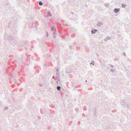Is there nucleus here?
Returning <instances> with one entry per match:
<instances>
[{
  "label": "nucleus",
  "instance_id": "nucleus-1",
  "mask_svg": "<svg viewBox=\"0 0 131 131\" xmlns=\"http://www.w3.org/2000/svg\"><path fill=\"white\" fill-rule=\"evenodd\" d=\"M120 10L119 8H115L114 9V12L115 13H117Z\"/></svg>",
  "mask_w": 131,
  "mask_h": 131
},
{
  "label": "nucleus",
  "instance_id": "nucleus-2",
  "mask_svg": "<svg viewBox=\"0 0 131 131\" xmlns=\"http://www.w3.org/2000/svg\"><path fill=\"white\" fill-rule=\"evenodd\" d=\"M6 38L8 39L10 41L13 40V37L12 36H8Z\"/></svg>",
  "mask_w": 131,
  "mask_h": 131
},
{
  "label": "nucleus",
  "instance_id": "nucleus-3",
  "mask_svg": "<svg viewBox=\"0 0 131 131\" xmlns=\"http://www.w3.org/2000/svg\"><path fill=\"white\" fill-rule=\"evenodd\" d=\"M98 30L96 29H94L92 30L91 31V32L92 33V34H94L96 32V31H97Z\"/></svg>",
  "mask_w": 131,
  "mask_h": 131
},
{
  "label": "nucleus",
  "instance_id": "nucleus-4",
  "mask_svg": "<svg viewBox=\"0 0 131 131\" xmlns=\"http://www.w3.org/2000/svg\"><path fill=\"white\" fill-rule=\"evenodd\" d=\"M103 25L102 23L100 21H98L97 24V25L98 27L101 26Z\"/></svg>",
  "mask_w": 131,
  "mask_h": 131
},
{
  "label": "nucleus",
  "instance_id": "nucleus-5",
  "mask_svg": "<svg viewBox=\"0 0 131 131\" xmlns=\"http://www.w3.org/2000/svg\"><path fill=\"white\" fill-rule=\"evenodd\" d=\"M122 101L121 102V104L122 105V106L123 107H126V102H125V103L124 102V101Z\"/></svg>",
  "mask_w": 131,
  "mask_h": 131
},
{
  "label": "nucleus",
  "instance_id": "nucleus-6",
  "mask_svg": "<svg viewBox=\"0 0 131 131\" xmlns=\"http://www.w3.org/2000/svg\"><path fill=\"white\" fill-rule=\"evenodd\" d=\"M110 37H109L108 36H107L105 39L104 41H107V40H110Z\"/></svg>",
  "mask_w": 131,
  "mask_h": 131
},
{
  "label": "nucleus",
  "instance_id": "nucleus-7",
  "mask_svg": "<svg viewBox=\"0 0 131 131\" xmlns=\"http://www.w3.org/2000/svg\"><path fill=\"white\" fill-rule=\"evenodd\" d=\"M61 89V88L60 86H58L57 87V89L58 90H60Z\"/></svg>",
  "mask_w": 131,
  "mask_h": 131
},
{
  "label": "nucleus",
  "instance_id": "nucleus-8",
  "mask_svg": "<svg viewBox=\"0 0 131 131\" xmlns=\"http://www.w3.org/2000/svg\"><path fill=\"white\" fill-rule=\"evenodd\" d=\"M54 27L53 26H52L51 27V31H53L54 30Z\"/></svg>",
  "mask_w": 131,
  "mask_h": 131
},
{
  "label": "nucleus",
  "instance_id": "nucleus-9",
  "mask_svg": "<svg viewBox=\"0 0 131 131\" xmlns=\"http://www.w3.org/2000/svg\"><path fill=\"white\" fill-rule=\"evenodd\" d=\"M56 33L55 32H54L53 34V37L55 39L56 38V36H55Z\"/></svg>",
  "mask_w": 131,
  "mask_h": 131
},
{
  "label": "nucleus",
  "instance_id": "nucleus-10",
  "mask_svg": "<svg viewBox=\"0 0 131 131\" xmlns=\"http://www.w3.org/2000/svg\"><path fill=\"white\" fill-rule=\"evenodd\" d=\"M48 14L50 15V16H51V12L50 11L48 12Z\"/></svg>",
  "mask_w": 131,
  "mask_h": 131
},
{
  "label": "nucleus",
  "instance_id": "nucleus-11",
  "mask_svg": "<svg viewBox=\"0 0 131 131\" xmlns=\"http://www.w3.org/2000/svg\"><path fill=\"white\" fill-rule=\"evenodd\" d=\"M122 7L123 8H125L126 7V5L125 4H122Z\"/></svg>",
  "mask_w": 131,
  "mask_h": 131
},
{
  "label": "nucleus",
  "instance_id": "nucleus-12",
  "mask_svg": "<svg viewBox=\"0 0 131 131\" xmlns=\"http://www.w3.org/2000/svg\"><path fill=\"white\" fill-rule=\"evenodd\" d=\"M39 5L40 6H42L43 4L42 3V2L41 1L40 2H39Z\"/></svg>",
  "mask_w": 131,
  "mask_h": 131
},
{
  "label": "nucleus",
  "instance_id": "nucleus-13",
  "mask_svg": "<svg viewBox=\"0 0 131 131\" xmlns=\"http://www.w3.org/2000/svg\"><path fill=\"white\" fill-rule=\"evenodd\" d=\"M92 62H91L90 63V65L92 64L93 66L94 64V63H93V62H94V61H92Z\"/></svg>",
  "mask_w": 131,
  "mask_h": 131
},
{
  "label": "nucleus",
  "instance_id": "nucleus-14",
  "mask_svg": "<svg viewBox=\"0 0 131 131\" xmlns=\"http://www.w3.org/2000/svg\"><path fill=\"white\" fill-rule=\"evenodd\" d=\"M110 71L111 72H112V73L114 72L115 71L113 69H111Z\"/></svg>",
  "mask_w": 131,
  "mask_h": 131
},
{
  "label": "nucleus",
  "instance_id": "nucleus-15",
  "mask_svg": "<svg viewBox=\"0 0 131 131\" xmlns=\"http://www.w3.org/2000/svg\"><path fill=\"white\" fill-rule=\"evenodd\" d=\"M109 65H110L111 67L112 68H114V66L113 65H112V64H109Z\"/></svg>",
  "mask_w": 131,
  "mask_h": 131
},
{
  "label": "nucleus",
  "instance_id": "nucleus-16",
  "mask_svg": "<svg viewBox=\"0 0 131 131\" xmlns=\"http://www.w3.org/2000/svg\"><path fill=\"white\" fill-rule=\"evenodd\" d=\"M57 82L58 84H59L58 83H60V80L57 81Z\"/></svg>",
  "mask_w": 131,
  "mask_h": 131
},
{
  "label": "nucleus",
  "instance_id": "nucleus-17",
  "mask_svg": "<svg viewBox=\"0 0 131 131\" xmlns=\"http://www.w3.org/2000/svg\"><path fill=\"white\" fill-rule=\"evenodd\" d=\"M8 109V107H5V108L4 109V110H7Z\"/></svg>",
  "mask_w": 131,
  "mask_h": 131
},
{
  "label": "nucleus",
  "instance_id": "nucleus-18",
  "mask_svg": "<svg viewBox=\"0 0 131 131\" xmlns=\"http://www.w3.org/2000/svg\"><path fill=\"white\" fill-rule=\"evenodd\" d=\"M50 16V15H49L48 14H47V16H46V17H49Z\"/></svg>",
  "mask_w": 131,
  "mask_h": 131
},
{
  "label": "nucleus",
  "instance_id": "nucleus-19",
  "mask_svg": "<svg viewBox=\"0 0 131 131\" xmlns=\"http://www.w3.org/2000/svg\"><path fill=\"white\" fill-rule=\"evenodd\" d=\"M59 73L58 72H57L56 73V74L57 75H59Z\"/></svg>",
  "mask_w": 131,
  "mask_h": 131
},
{
  "label": "nucleus",
  "instance_id": "nucleus-20",
  "mask_svg": "<svg viewBox=\"0 0 131 131\" xmlns=\"http://www.w3.org/2000/svg\"><path fill=\"white\" fill-rule=\"evenodd\" d=\"M123 55L125 56H126V54L125 52H124L123 53Z\"/></svg>",
  "mask_w": 131,
  "mask_h": 131
},
{
  "label": "nucleus",
  "instance_id": "nucleus-21",
  "mask_svg": "<svg viewBox=\"0 0 131 131\" xmlns=\"http://www.w3.org/2000/svg\"><path fill=\"white\" fill-rule=\"evenodd\" d=\"M47 35L46 36L47 37L48 36V32H47Z\"/></svg>",
  "mask_w": 131,
  "mask_h": 131
},
{
  "label": "nucleus",
  "instance_id": "nucleus-22",
  "mask_svg": "<svg viewBox=\"0 0 131 131\" xmlns=\"http://www.w3.org/2000/svg\"><path fill=\"white\" fill-rule=\"evenodd\" d=\"M70 49H72V46H70Z\"/></svg>",
  "mask_w": 131,
  "mask_h": 131
},
{
  "label": "nucleus",
  "instance_id": "nucleus-23",
  "mask_svg": "<svg viewBox=\"0 0 131 131\" xmlns=\"http://www.w3.org/2000/svg\"><path fill=\"white\" fill-rule=\"evenodd\" d=\"M57 71L58 72L59 71V70H58V69H57Z\"/></svg>",
  "mask_w": 131,
  "mask_h": 131
},
{
  "label": "nucleus",
  "instance_id": "nucleus-24",
  "mask_svg": "<svg viewBox=\"0 0 131 131\" xmlns=\"http://www.w3.org/2000/svg\"><path fill=\"white\" fill-rule=\"evenodd\" d=\"M54 78V76H53V77H52V79H53V78Z\"/></svg>",
  "mask_w": 131,
  "mask_h": 131
},
{
  "label": "nucleus",
  "instance_id": "nucleus-25",
  "mask_svg": "<svg viewBox=\"0 0 131 131\" xmlns=\"http://www.w3.org/2000/svg\"><path fill=\"white\" fill-rule=\"evenodd\" d=\"M106 6H107V7H108V5H106Z\"/></svg>",
  "mask_w": 131,
  "mask_h": 131
},
{
  "label": "nucleus",
  "instance_id": "nucleus-26",
  "mask_svg": "<svg viewBox=\"0 0 131 131\" xmlns=\"http://www.w3.org/2000/svg\"><path fill=\"white\" fill-rule=\"evenodd\" d=\"M71 14H73V13L72 12H71Z\"/></svg>",
  "mask_w": 131,
  "mask_h": 131
},
{
  "label": "nucleus",
  "instance_id": "nucleus-27",
  "mask_svg": "<svg viewBox=\"0 0 131 131\" xmlns=\"http://www.w3.org/2000/svg\"><path fill=\"white\" fill-rule=\"evenodd\" d=\"M10 42L11 43H12V41H11V42L10 41Z\"/></svg>",
  "mask_w": 131,
  "mask_h": 131
},
{
  "label": "nucleus",
  "instance_id": "nucleus-28",
  "mask_svg": "<svg viewBox=\"0 0 131 131\" xmlns=\"http://www.w3.org/2000/svg\"><path fill=\"white\" fill-rule=\"evenodd\" d=\"M85 82H87V81L86 80L85 81Z\"/></svg>",
  "mask_w": 131,
  "mask_h": 131
}]
</instances>
